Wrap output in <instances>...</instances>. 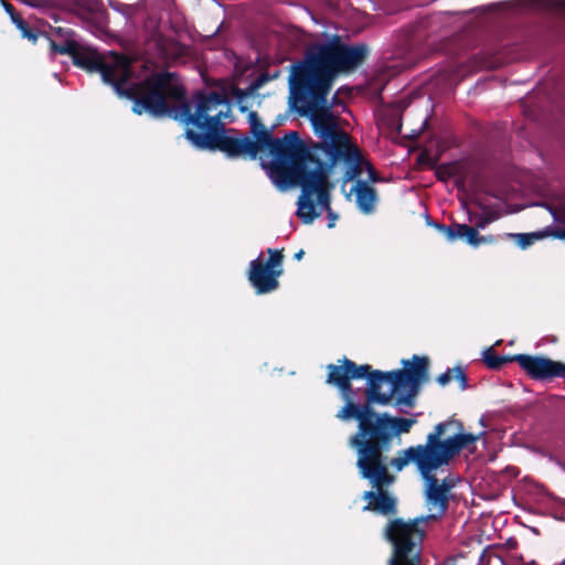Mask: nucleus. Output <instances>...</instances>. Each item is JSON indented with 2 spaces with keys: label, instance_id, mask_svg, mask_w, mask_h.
Segmentation results:
<instances>
[{
  "label": "nucleus",
  "instance_id": "393cba45",
  "mask_svg": "<svg viewBox=\"0 0 565 565\" xmlns=\"http://www.w3.org/2000/svg\"><path fill=\"white\" fill-rule=\"evenodd\" d=\"M441 516L443 515H439V511L437 510L436 514L420 515V516H416L411 520L417 529H424L423 525H426L427 523L433 522V521H437Z\"/></svg>",
  "mask_w": 565,
  "mask_h": 565
},
{
  "label": "nucleus",
  "instance_id": "4468645a",
  "mask_svg": "<svg viewBox=\"0 0 565 565\" xmlns=\"http://www.w3.org/2000/svg\"><path fill=\"white\" fill-rule=\"evenodd\" d=\"M444 466L436 462H431L428 466L427 472L422 473V478L425 482V500L429 510L436 509L439 511V515H445L449 508V501L451 493L443 487L438 486V478L435 472Z\"/></svg>",
  "mask_w": 565,
  "mask_h": 565
},
{
  "label": "nucleus",
  "instance_id": "20e7f679",
  "mask_svg": "<svg viewBox=\"0 0 565 565\" xmlns=\"http://www.w3.org/2000/svg\"><path fill=\"white\" fill-rule=\"evenodd\" d=\"M172 99L164 96L166 111L153 118L168 116L186 126L185 138L200 150L221 151L230 158L248 157L256 159L252 149L250 137H235L227 135L223 119L230 116L226 111L217 109L220 106H227L228 99L224 93L212 90L198 92L192 97V104L185 98Z\"/></svg>",
  "mask_w": 565,
  "mask_h": 565
},
{
  "label": "nucleus",
  "instance_id": "4c0bfd02",
  "mask_svg": "<svg viewBox=\"0 0 565 565\" xmlns=\"http://www.w3.org/2000/svg\"><path fill=\"white\" fill-rule=\"evenodd\" d=\"M109 4L116 9V10H119V7L122 4L121 2H118V1H115V2H109Z\"/></svg>",
  "mask_w": 565,
  "mask_h": 565
},
{
  "label": "nucleus",
  "instance_id": "a878e982",
  "mask_svg": "<svg viewBox=\"0 0 565 565\" xmlns=\"http://www.w3.org/2000/svg\"><path fill=\"white\" fill-rule=\"evenodd\" d=\"M278 74L274 76H269L267 73H262L256 79H254L247 88L250 89L254 94L265 83H267L271 78H276Z\"/></svg>",
  "mask_w": 565,
  "mask_h": 565
},
{
  "label": "nucleus",
  "instance_id": "f8f14e48",
  "mask_svg": "<svg viewBox=\"0 0 565 565\" xmlns=\"http://www.w3.org/2000/svg\"><path fill=\"white\" fill-rule=\"evenodd\" d=\"M450 19V13L439 12L418 20L408 29L409 46L426 44L435 47L438 39L444 40L449 35Z\"/></svg>",
  "mask_w": 565,
  "mask_h": 565
},
{
  "label": "nucleus",
  "instance_id": "c9c22d12",
  "mask_svg": "<svg viewBox=\"0 0 565 565\" xmlns=\"http://www.w3.org/2000/svg\"><path fill=\"white\" fill-rule=\"evenodd\" d=\"M303 255H305V250H303V249H300V250H298L297 253H295L294 258H295L296 260H301V259H302V257H303Z\"/></svg>",
  "mask_w": 565,
  "mask_h": 565
},
{
  "label": "nucleus",
  "instance_id": "72a5a7b5",
  "mask_svg": "<svg viewBox=\"0 0 565 565\" xmlns=\"http://www.w3.org/2000/svg\"><path fill=\"white\" fill-rule=\"evenodd\" d=\"M495 242V238L492 236V235H489V236H481L479 235L478 236V246H480L481 244H486V243H494Z\"/></svg>",
  "mask_w": 565,
  "mask_h": 565
},
{
  "label": "nucleus",
  "instance_id": "1a4fd4ad",
  "mask_svg": "<svg viewBox=\"0 0 565 565\" xmlns=\"http://www.w3.org/2000/svg\"><path fill=\"white\" fill-rule=\"evenodd\" d=\"M483 435L484 433L477 435L465 433L462 422L451 417L436 424L427 435L426 440L433 461L446 467L463 449L475 445Z\"/></svg>",
  "mask_w": 565,
  "mask_h": 565
},
{
  "label": "nucleus",
  "instance_id": "6e6552de",
  "mask_svg": "<svg viewBox=\"0 0 565 565\" xmlns=\"http://www.w3.org/2000/svg\"><path fill=\"white\" fill-rule=\"evenodd\" d=\"M252 149L258 156L263 150H268L273 156V161L268 164L269 175L275 182L285 174L291 164L303 159L308 154L307 141L300 139L297 131H289L282 138L271 135L262 121L250 127Z\"/></svg>",
  "mask_w": 565,
  "mask_h": 565
},
{
  "label": "nucleus",
  "instance_id": "f03ea898",
  "mask_svg": "<svg viewBox=\"0 0 565 565\" xmlns=\"http://www.w3.org/2000/svg\"><path fill=\"white\" fill-rule=\"evenodd\" d=\"M51 51L70 56L75 66L88 73H99L103 82L111 86L118 97L132 102L131 110L136 115L162 114L167 109L166 95L172 99L183 98L184 86L173 72H154L143 81L131 82L132 60L122 53L110 51L102 54L92 46L71 40L65 43L51 40Z\"/></svg>",
  "mask_w": 565,
  "mask_h": 565
},
{
  "label": "nucleus",
  "instance_id": "f704fd0d",
  "mask_svg": "<svg viewBox=\"0 0 565 565\" xmlns=\"http://www.w3.org/2000/svg\"><path fill=\"white\" fill-rule=\"evenodd\" d=\"M366 168L369 170L370 179L372 181H377L379 180L377 173H376L375 169L367 161H366Z\"/></svg>",
  "mask_w": 565,
  "mask_h": 565
},
{
  "label": "nucleus",
  "instance_id": "e433bc0d",
  "mask_svg": "<svg viewBox=\"0 0 565 565\" xmlns=\"http://www.w3.org/2000/svg\"><path fill=\"white\" fill-rule=\"evenodd\" d=\"M25 3L31 6V7H40L41 4H46L47 2H33V1H30V2H25Z\"/></svg>",
  "mask_w": 565,
  "mask_h": 565
},
{
  "label": "nucleus",
  "instance_id": "aec40b11",
  "mask_svg": "<svg viewBox=\"0 0 565 565\" xmlns=\"http://www.w3.org/2000/svg\"><path fill=\"white\" fill-rule=\"evenodd\" d=\"M509 236L512 237L522 249H525L536 241L548 237V232L544 228L543 231L532 233L509 234Z\"/></svg>",
  "mask_w": 565,
  "mask_h": 565
},
{
  "label": "nucleus",
  "instance_id": "a19ab883",
  "mask_svg": "<svg viewBox=\"0 0 565 565\" xmlns=\"http://www.w3.org/2000/svg\"><path fill=\"white\" fill-rule=\"evenodd\" d=\"M552 4H559L561 7L565 8V1L562 2H551Z\"/></svg>",
  "mask_w": 565,
  "mask_h": 565
},
{
  "label": "nucleus",
  "instance_id": "c756f323",
  "mask_svg": "<svg viewBox=\"0 0 565 565\" xmlns=\"http://www.w3.org/2000/svg\"><path fill=\"white\" fill-rule=\"evenodd\" d=\"M438 486L440 488L444 487L447 490V492L451 493V490L456 486V482L450 476H448L444 478L441 481L438 479Z\"/></svg>",
  "mask_w": 565,
  "mask_h": 565
},
{
  "label": "nucleus",
  "instance_id": "7ed1b4c3",
  "mask_svg": "<svg viewBox=\"0 0 565 565\" xmlns=\"http://www.w3.org/2000/svg\"><path fill=\"white\" fill-rule=\"evenodd\" d=\"M364 43L332 42L309 47L303 60L291 65L290 105L300 115L331 114L328 95L337 75L361 66L369 57Z\"/></svg>",
  "mask_w": 565,
  "mask_h": 565
},
{
  "label": "nucleus",
  "instance_id": "dca6fc26",
  "mask_svg": "<svg viewBox=\"0 0 565 565\" xmlns=\"http://www.w3.org/2000/svg\"><path fill=\"white\" fill-rule=\"evenodd\" d=\"M353 191L355 192V202L360 211L364 214H372L375 211L377 201L376 190L365 181L359 180Z\"/></svg>",
  "mask_w": 565,
  "mask_h": 565
},
{
  "label": "nucleus",
  "instance_id": "2f4dec72",
  "mask_svg": "<svg viewBox=\"0 0 565 565\" xmlns=\"http://www.w3.org/2000/svg\"><path fill=\"white\" fill-rule=\"evenodd\" d=\"M465 224H459V223H454V228H455V241L460 238V239H465V233L460 228L462 227Z\"/></svg>",
  "mask_w": 565,
  "mask_h": 565
},
{
  "label": "nucleus",
  "instance_id": "0eeeda50",
  "mask_svg": "<svg viewBox=\"0 0 565 565\" xmlns=\"http://www.w3.org/2000/svg\"><path fill=\"white\" fill-rule=\"evenodd\" d=\"M308 156L309 153L291 164L289 170L275 181L280 186H300L301 194L298 198L296 214L305 224H311L322 211L332 210L330 192L333 189L327 171L309 162Z\"/></svg>",
  "mask_w": 565,
  "mask_h": 565
},
{
  "label": "nucleus",
  "instance_id": "f257e3e1",
  "mask_svg": "<svg viewBox=\"0 0 565 565\" xmlns=\"http://www.w3.org/2000/svg\"><path fill=\"white\" fill-rule=\"evenodd\" d=\"M404 369L393 371L374 370L370 364H356L343 356L337 364L326 366V383L339 390L345 404L335 417L343 422L355 419L356 431L349 439H355L404 426L413 418L392 416L380 413L374 405H393L407 413L416 406L422 384L428 377L429 360L427 356L413 355L412 361L403 360Z\"/></svg>",
  "mask_w": 565,
  "mask_h": 565
},
{
  "label": "nucleus",
  "instance_id": "473e14b6",
  "mask_svg": "<svg viewBox=\"0 0 565 565\" xmlns=\"http://www.w3.org/2000/svg\"><path fill=\"white\" fill-rule=\"evenodd\" d=\"M259 121H260V118H259L258 114L256 111H249V114H248L249 126L252 127Z\"/></svg>",
  "mask_w": 565,
  "mask_h": 565
},
{
  "label": "nucleus",
  "instance_id": "cd10ccee",
  "mask_svg": "<svg viewBox=\"0 0 565 565\" xmlns=\"http://www.w3.org/2000/svg\"><path fill=\"white\" fill-rule=\"evenodd\" d=\"M497 214L493 213V212H490V213H487V214H482L479 216L477 223H476V227L477 228H484L488 224L492 223L493 221L497 220Z\"/></svg>",
  "mask_w": 565,
  "mask_h": 565
},
{
  "label": "nucleus",
  "instance_id": "7c9ffc66",
  "mask_svg": "<svg viewBox=\"0 0 565 565\" xmlns=\"http://www.w3.org/2000/svg\"><path fill=\"white\" fill-rule=\"evenodd\" d=\"M326 213H327V217L329 220L328 227L329 228L334 227L335 222L339 218L338 214L333 210L327 211Z\"/></svg>",
  "mask_w": 565,
  "mask_h": 565
},
{
  "label": "nucleus",
  "instance_id": "ddd939ff",
  "mask_svg": "<svg viewBox=\"0 0 565 565\" xmlns=\"http://www.w3.org/2000/svg\"><path fill=\"white\" fill-rule=\"evenodd\" d=\"M515 362L533 381L551 382L554 379H563L565 363L552 360L543 355L514 354Z\"/></svg>",
  "mask_w": 565,
  "mask_h": 565
},
{
  "label": "nucleus",
  "instance_id": "9b49d317",
  "mask_svg": "<svg viewBox=\"0 0 565 565\" xmlns=\"http://www.w3.org/2000/svg\"><path fill=\"white\" fill-rule=\"evenodd\" d=\"M268 258L263 253L249 263L247 279L257 295L270 294L279 288L282 275L284 249L267 248Z\"/></svg>",
  "mask_w": 565,
  "mask_h": 565
},
{
  "label": "nucleus",
  "instance_id": "b1692460",
  "mask_svg": "<svg viewBox=\"0 0 565 565\" xmlns=\"http://www.w3.org/2000/svg\"><path fill=\"white\" fill-rule=\"evenodd\" d=\"M17 28L20 30L22 38H25V39L32 41L33 43L36 42L38 33L30 28V25L28 24V22L25 20L20 21L19 25Z\"/></svg>",
  "mask_w": 565,
  "mask_h": 565
},
{
  "label": "nucleus",
  "instance_id": "39448f33",
  "mask_svg": "<svg viewBox=\"0 0 565 565\" xmlns=\"http://www.w3.org/2000/svg\"><path fill=\"white\" fill-rule=\"evenodd\" d=\"M416 420L405 423L361 438L349 439V446L355 451L356 468L362 479L369 481L373 490L363 493L367 504L365 511H373L382 515H394L397 512V500L387 488L395 482L391 473L386 454L392 449L395 437L411 431Z\"/></svg>",
  "mask_w": 565,
  "mask_h": 565
},
{
  "label": "nucleus",
  "instance_id": "423d86ee",
  "mask_svg": "<svg viewBox=\"0 0 565 565\" xmlns=\"http://www.w3.org/2000/svg\"><path fill=\"white\" fill-rule=\"evenodd\" d=\"M310 121L319 141L310 140L308 143L309 162L326 170L329 178L337 163L343 162L347 166L344 181L359 178L366 161L358 146L352 142L351 136L339 127L333 115H313Z\"/></svg>",
  "mask_w": 565,
  "mask_h": 565
},
{
  "label": "nucleus",
  "instance_id": "9d476101",
  "mask_svg": "<svg viewBox=\"0 0 565 565\" xmlns=\"http://www.w3.org/2000/svg\"><path fill=\"white\" fill-rule=\"evenodd\" d=\"M384 536L392 545L387 565H420L425 529H417L411 519L396 518L386 523Z\"/></svg>",
  "mask_w": 565,
  "mask_h": 565
},
{
  "label": "nucleus",
  "instance_id": "6ab92c4d",
  "mask_svg": "<svg viewBox=\"0 0 565 565\" xmlns=\"http://www.w3.org/2000/svg\"><path fill=\"white\" fill-rule=\"evenodd\" d=\"M550 212L553 220L563 227H545L546 232H548V236L565 241V206H551Z\"/></svg>",
  "mask_w": 565,
  "mask_h": 565
},
{
  "label": "nucleus",
  "instance_id": "412c9836",
  "mask_svg": "<svg viewBox=\"0 0 565 565\" xmlns=\"http://www.w3.org/2000/svg\"><path fill=\"white\" fill-rule=\"evenodd\" d=\"M232 95L236 99L239 111L246 113L250 107L248 99L254 95V93L250 92L249 88L242 89L238 87H233Z\"/></svg>",
  "mask_w": 565,
  "mask_h": 565
},
{
  "label": "nucleus",
  "instance_id": "58836bf2",
  "mask_svg": "<svg viewBox=\"0 0 565 565\" xmlns=\"http://www.w3.org/2000/svg\"><path fill=\"white\" fill-rule=\"evenodd\" d=\"M504 2H493L490 7L494 10H498L500 9L501 4H503Z\"/></svg>",
  "mask_w": 565,
  "mask_h": 565
},
{
  "label": "nucleus",
  "instance_id": "f3484780",
  "mask_svg": "<svg viewBox=\"0 0 565 565\" xmlns=\"http://www.w3.org/2000/svg\"><path fill=\"white\" fill-rule=\"evenodd\" d=\"M456 380L459 383V387L461 391L467 390L468 387V377L461 366H456L454 369H448L446 372L439 374L437 376V383L441 386H446L451 382V380Z\"/></svg>",
  "mask_w": 565,
  "mask_h": 565
},
{
  "label": "nucleus",
  "instance_id": "5701e85b",
  "mask_svg": "<svg viewBox=\"0 0 565 565\" xmlns=\"http://www.w3.org/2000/svg\"><path fill=\"white\" fill-rule=\"evenodd\" d=\"M463 233H465V241L473 246V247H478V236H479V233H478V228L475 226H469V225H463L462 227H460Z\"/></svg>",
  "mask_w": 565,
  "mask_h": 565
},
{
  "label": "nucleus",
  "instance_id": "a211bd4d",
  "mask_svg": "<svg viewBox=\"0 0 565 565\" xmlns=\"http://www.w3.org/2000/svg\"><path fill=\"white\" fill-rule=\"evenodd\" d=\"M482 361L490 370H500L507 363L515 362L514 355H499L492 347L482 353Z\"/></svg>",
  "mask_w": 565,
  "mask_h": 565
},
{
  "label": "nucleus",
  "instance_id": "ea45409f",
  "mask_svg": "<svg viewBox=\"0 0 565 565\" xmlns=\"http://www.w3.org/2000/svg\"><path fill=\"white\" fill-rule=\"evenodd\" d=\"M557 465L565 471V461H557Z\"/></svg>",
  "mask_w": 565,
  "mask_h": 565
},
{
  "label": "nucleus",
  "instance_id": "bb28decb",
  "mask_svg": "<svg viewBox=\"0 0 565 565\" xmlns=\"http://www.w3.org/2000/svg\"><path fill=\"white\" fill-rule=\"evenodd\" d=\"M4 10L9 13L12 22L15 24V26L19 25L20 21H24V19L17 12L14 7L12 6V2H1Z\"/></svg>",
  "mask_w": 565,
  "mask_h": 565
},
{
  "label": "nucleus",
  "instance_id": "2eb2a0df",
  "mask_svg": "<svg viewBox=\"0 0 565 565\" xmlns=\"http://www.w3.org/2000/svg\"><path fill=\"white\" fill-rule=\"evenodd\" d=\"M433 462L430 450L427 441L416 446H411L397 452V456L392 458L388 467H393L396 471H402L409 463H414L422 476L427 472L428 466Z\"/></svg>",
  "mask_w": 565,
  "mask_h": 565
},
{
  "label": "nucleus",
  "instance_id": "4be33fe9",
  "mask_svg": "<svg viewBox=\"0 0 565 565\" xmlns=\"http://www.w3.org/2000/svg\"><path fill=\"white\" fill-rule=\"evenodd\" d=\"M51 36H56L61 40L60 42L55 41L56 43H65L66 41H70V40L76 41L74 39V32L71 29H65V28H61V26L52 28ZM51 40H53V39L50 38V41Z\"/></svg>",
  "mask_w": 565,
  "mask_h": 565
},
{
  "label": "nucleus",
  "instance_id": "c85d7f7f",
  "mask_svg": "<svg viewBox=\"0 0 565 565\" xmlns=\"http://www.w3.org/2000/svg\"><path fill=\"white\" fill-rule=\"evenodd\" d=\"M437 227L450 242L455 241L454 223L450 225L439 224Z\"/></svg>",
  "mask_w": 565,
  "mask_h": 565
}]
</instances>
